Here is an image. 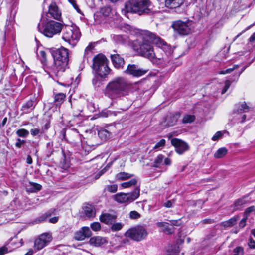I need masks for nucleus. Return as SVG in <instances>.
Masks as SVG:
<instances>
[{
	"instance_id": "1",
	"label": "nucleus",
	"mask_w": 255,
	"mask_h": 255,
	"mask_svg": "<svg viewBox=\"0 0 255 255\" xmlns=\"http://www.w3.org/2000/svg\"><path fill=\"white\" fill-rule=\"evenodd\" d=\"M141 40H134L133 48L141 56L150 60L154 58L167 61L171 55V47L156 34L148 30L141 33Z\"/></svg>"
},
{
	"instance_id": "2",
	"label": "nucleus",
	"mask_w": 255,
	"mask_h": 255,
	"mask_svg": "<svg viewBox=\"0 0 255 255\" xmlns=\"http://www.w3.org/2000/svg\"><path fill=\"white\" fill-rule=\"evenodd\" d=\"M130 87V85L125 78L118 77L108 84L106 90L108 96L114 99L128 95Z\"/></svg>"
},
{
	"instance_id": "3",
	"label": "nucleus",
	"mask_w": 255,
	"mask_h": 255,
	"mask_svg": "<svg viewBox=\"0 0 255 255\" xmlns=\"http://www.w3.org/2000/svg\"><path fill=\"white\" fill-rule=\"evenodd\" d=\"M54 63L51 68H47L55 75L60 76L68 67L69 53L67 49L61 47L53 50L52 52Z\"/></svg>"
},
{
	"instance_id": "4",
	"label": "nucleus",
	"mask_w": 255,
	"mask_h": 255,
	"mask_svg": "<svg viewBox=\"0 0 255 255\" xmlns=\"http://www.w3.org/2000/svg\"><path fill=\"white\" fill-rule=\"evenodd\" d=\"M149 0H129L125 4L124 10L128 13L141 15L151 12Z\"/></svg>"
},
{
	"instance_id": "5",
	"label": "nucleus",
	"mask_w": 255,
	"mask_h": 255,
	"mask_svg": "<svg viewBox=\"0 0 255 255\" xmlns=\"http://www.w3.org/2000/svg\"><path fill=\"white\" fill-rule=\"evenodd\" d=\"M92 68L95 73L101 77L105 78L110 73V69L108 66L106 57L102 54H98L93 59Z\"/></svg>"
},
{
	"instance_id": "6",
	"label": "nucleus",
	"mask_w": 255,
	"mask_h": 255,
	"mask_svg": "<svg viewBox=\"0 0 255 255\" xmlns=\"http://www.w3.org/2000/svg\"><path fill=\"white\" fill-rule=\"evenodd\" d=\"M63 25L58 22L50 20L41 25L39 24L38 29L40 32L43 34L45 36L51 38L54 35L61 32Z\"/></svg>"
},
{
	"instance_id": "7",
	"label": "nucleus",
	"mask_w": 255,
	"mask_h": 255,
	"mask_svg": "<svg viewBox=\"0 0 255 255\" xmlns=\"http://www.w3.org/2000/svg\"><path fill=\"white\" fill-rule=\"evenodd\" d=\"M81 33L78 28L71 26H66L63 29L62 39L73 45H75V41L79 40Z\"/></svg>"
},
{
	"instance_id": "8",
	"label": "nucleus",
	"mask_w": 255,
	"mask_h": 255,
	"mask_svg": "<svg viewBox=\"0 0 255 255\" xmlns=\"http://www.w3.org/2000/svg\"><path fill=\"white\" fill-rule=\"evenodd\" d=\"M140 195V187H136L134 190L129 193H119L114 195L115 200L120 203H129L137 199Z\"/></svg>"
},
{
	"instance_id": "9",
	"label": "nucleus",
	"mask_w": 255,
	"mask_h": 255,
	"mask_svg": "<svg viewBox=\"0 0 255 255\" xmlns=\"http://www.w3.org/2000/svg\"><path fill=\"white\" fill-rule=\"evenodd\" d=\"M148 235L146 228L142 226H137L128 229L125 234L127 238H129L136 241L144 239Z\"/></svg>"
},
{
	"instance_id": "10",
	"label": "nucleus",
	"mask_w": 255,
	"mask_h": 255,
	"mask_svg": "<svg viewBox=\"0 0 255 255\" xmlns=\"http://www.w3.org/2000/svg\"><path fill=\"white\" fill-rule=\"evenodd\" d=\"M249 107L245 102L238 104L237 109L233 113V117L235 122L237 123L244 122L246 118V115L244 113L249 111Z\"/></svg>"
},
{
	"instance_id": "11",
	"label": "nucleus",
	"mask_w": 255,
	"mask_h": 255,
	"mask_svg": "<svg viewBox=\"0 0 255 255\" xmlns=\"http://www.w3.org/2000/svg\"><path fill=\"white\" fill-rule=\"evenodd\" d=\"M52 240V236L48 233H44L40 235L35 240L34 248L35 250H41L46 246Z\"/></svg>"
},
{
	"instance_id": "12",
	"label": "nucleus",
	"mask_w": 255,
	"mask_h": 255,
	"mask_svg": "<svg viewBox=\"0 0 255 255\" xmlns=\"http://www.w3.org/2000/svg\"><path fill=\"white\" fill-rule=\"evenodd\" d=\"M171 144L174 146L176 152L180 155L183 154L189 149L187 143L178 138H173L171 140Z\"/></svg>"
},
{
	"instance_id": "13",
	"label": "nucleus",
	"mask_w": 255,
	"mask_h": 255,
	"mask_svg": "<svg viewBox=\"0 0 255 255\" xmlns=\"http://www.w3.org/2000/svg\"><path fill=\"white\" fill-rule=\"evenodd\" d=\"M172 27L180 35H188L190 32V28L188 24L180 20L173 22Z\"/></svg>"
},
{
	"instance_id": "14",
	"label": "nucleus",
	"mask_w": 255,
	"mask_h": 255,
	"mask_svg": "<svg viewBox=\"0 0 255 255\" xmlns=\"http://www.w3.org/2000/svg\"><path fill=\"white\" fill-rule=\"evenodd\" d=\"M147 72V70L140 68L135 64H129L125 71L126 74L134 77H140L145 74Z\"/></svg>"
},
{
	"instance_id": "15",
	"label": "nucleus",
	"mask_w": 255,
	"mask_h": 255,
	"mask_svg": "<svg viewBox=\"0 0 255 255\" xmlns=\"http://www.w3.org/2000/svg\"><path fill=\"white\" fill-rule=\"evenodd\" d=\"M47 16L59 20L61 18V11L54 2L52 3L48 7Z\"/></svg>"
},
{
	"instance_id": "16",
	"label": "nucleus",
	"mask_w": 255,
	"mask_h": 255,
	"mask_svg": "<svg viewBox=\"0 0 255 255\" xmlns=\"http://www.w3.org/2000/svg\"><path fill=\"white\" fill-rule=\"evenodd\" d=\"M92 233L88 227H83L81 230L77 231L75 234L74 238L78 241L84 240L91 236Z\"/></svg>"
},
{
	"instance_id": "17",
	"label": "nucleus",
	"mask_w": 255,
	"mask_h": 255,
	"mask_svg": "<svg viewBox=\"0 0 255 255\" xmlns=\"http://www.w3.org/2000/svg\"><path fill=\"white\" fill-rule=\"evenodd\" d=\"M117 218L115 214L110 213L102 214L100 217V220L102 222L106 224H112L115 222Z\"/></svg>"
},
{
	"instance_id": "18",
	"label": "nucleus",
	"mask_w": 255,
	"mask_h": 255,
	"mask_svg": "<svg viewBox=\"0 0 255 255\" xmlns=\"http://www.w3.org/2000/svg\"><path fill=\"white\" fill-rule=\"evenodd\" d=\"M111 58L114 66L119 68L124 64V59L118 54H111Z\"/></svg>"
},
{
	"instance_id": "19",
	"label": "nucleus",
	"mask_w": 255,
	"mask_h": 255,
	"mask_svg": "<svg viewBox=\"0 0 255 255\" xmlns=\"http://www.w3.org/2000/svg\"><path fill=\"white\" fill-rule=\"evenodd\" d=\"M89 243L91 245L99 247L107 243V240L105 238L96 236L91 238L90 239Z\"/></svg>"
},
{
	"instance_id": "20",
	"label": "nucleus",
	"mask_w": 255,
	"mask_h": 255,
	"mask_svg": "<svg viewBox=\"0 0 255 255\" xmlns=\"http://www.w3.org/2000/svg\"><path fill=\"white\" fill-rule=\"evenodd\" d=\"M156 225L158 227L161 228L164 232L168 234H171L174 232L173 227L170 226L168 223L164 222H158Z\"/></svg>"
},
{
	"instance_id": "21",
	"label": "nucleus",
	"mask_w": 255,
	"mask_h": 255,
	"mask_svg": "<svg viewBox=\"0 0 255 255\" xmlns=\"http://www.w3.org/2000/svg\"><path fill=\"white\" fill-rule=\"evenodd\" d=\"M35 105L34 100H30L23 105L21 110L23 113H29L34 109Z\"/></svg>"
},
{
	"instance_id": "22",
	"label": "nucleus",
	"mask_w": 255,
	"mask_h": 255,
	"mask_svg": "<svg viewBox=\"0 0 255 255\" xmlns=\"http://www.w3.org/2000/svg\"><path fill=\"white\" fill-rule=\"evenodd\" d=\"M165 5L171 8L179 7L183 3V0H165Z\"/></svg>"
},
{
	"instance_id": "23",
	"label": "nucleus",
	"mask_w": 255,
	"mask_h": 255,
	"mask_svg": "<svg viewBox=\"0 0 255 255\" xmlns=\"http://www.w3.org/2000/svg\"><path fill=\"white\" fill-rule=\"evenodd\" d=\"M83 210L86 216L89 218L94 217L96 214L95 208L91 205H85L83 207Z\"/></svg>"
},
{
	"instance_id": "24",
	"label": "nucleus",
	"mask_w": 255,
	"mask_h": 255,
	"mask_svg": "<svg viewBox=\"0 0 255 255\" xmlns=\"http://www.w3.org/2000/svg\"><path fill=\"white\" fill-rule=\"evenodd\" d=\"M42 186L39 184L30 182L27 187V191L31 193L36 192L41 189Z\"/></svg>"
},
{
	"instance_id": "25",
	"label": "nucleus",
	"mask_w": 255,
	"mask_h": 255,
	"mask_svg": "<svg viewBox=\"0 0 255 255\" xmlns=\"http://www.w3.org/2000/svg\"><path fill=\"white\" fill-rule=\"evenodd\" d=\"M238 216H235L233 218H231V219L227 221H225L222 222L221 225V226L225 228L231 227L236 224L237 221L238 220Z\"/></svg>"
},
{
	"instance_id": "26",
	"label": "nucleus",
	"mask_w": 255,
	"mask_h": 255,
	"mask_svg": "<svg viewBox=\"0 0 255 255\" xmlns=\"http://www.w3.org/2000/svg\"><path fill=\"white\" fill-rule=\"evenodd\" d=\"M66 95L63 93H59L54 96V103L56 106L60 105L65 100Z\"/></svg>"
},
{
	"instance_id": "27",
	"label": "nucleus",
	"mask_w": 255,
	"mask_h": 255,
	"mask_svg": "<svg viewBox=\"0 0 255 255\" xmlns=\"http://www.w3.org/2000/svg\"><path fill=\"white\" fill-rule=\"evenodd\" d=\"M67 140L71 143H76L80 140V134L76 130L73 131L69 134V138Z\"/></svg>"
},
{
	"instance_id": "28",
	"label": "nucleus",
	"mask_w": 255,
	"mask_h": 255,
	"mask_svg": "<svg viewBox=\"0 0 255 255\" xmlns=\"http://www.w3.org/2000/svg\"><path fill=\"white\" fill-rule=\"evenodd\" d=\"M245 203L246 201L244 199H238L235 201L234 204L231 206V207L233 208L234 211H236L241 209L243 207V205L245 204Z\"/></svg>"
},
{
	"instance_id": "29",
	"label": "nucleus",
	"mask_w": 255,
	"mask_h": 255,
	"mask_svg": "<svg viewBox=\"0 0 255 255\" xmlns=\"http://www.w3.org/2000/svg\"><path fill=\"white\" fill-rule=\"evenodd\" d=\"M133 176V174L128 173L122 172L118 173L116 176V179L119 180H124L128 179Z\"/></svg>"
},
{
	"instance_id": "30",
	"label": "nucleus",
	"mask_w": 255,
	"mask_h": 255,
	"mask_svg": "<svg viewBox=\"0 0 255 255\" xmlns=\"http://www.w3.org/2000/svg\"><path fill=\"white\" fill-rule=\"evenodd\" d=\"M228 152L227 149L225 148H219L214 154L216 158H221L225 156Z\"/></svg>"
},
{
	"instance_id": "31",
	"label": "nucleus",
	"mask_w": 255,
	"mask_h": 255,
	"mask_svg": "<svg viewBox=\"0 0 255 255\" xmlns=\"http://www.w3.org/2000/svg\"><path fill=\"white\" fill-rule=\"evenodd\" d=\"M137 181L136 179H132L128 182L122 183L121 186L124 188H129L137 184Z\"/></svg>"
},
{
	"instance_id": "32",
	"label": "nucleus",
	"mask_w": 255,
	"mask_h": 255,
	"mask_svg": "<svg viewBox=\"0 0 255 255\" xmlns=\"http://www.w3.org/2000/svg\"><path fill=\"white\" fill-rule=\"evenodd\" d=\"M98 135L101 139L106 140L110 137L111 133L106 129H102L99 131Z\"/></svg>"
},
{
	"instance_id": "33",
	"label": "nucleus",
	"mask_w": 255,
	"mask_h": 255,
	"mask_svg": "<svg viewBox=\"0 0 255 255\" xmlns=\"http://www.w3.org/2000/svg\"><path fill=\"white\" fill-rule=\"evenodd\" d=\"M164 159V155L162 154L158 155L154 159V161L153 162V166L155 167H158L162 163Z\"/></svg>"
},
{
	"instance_id": "34",
	"label": "nucleus",
	"mask_w": 255,
	"mask_h": 255,
	"mask_svg": "<svg viewBox=\"0 0 255 255\" xmlns=\"http://www.w3.org/2000/svg\"><path fill=\"white\" fill-rule=\"evenodd\" d=\"M112 9L110 6H106L101 8L100 12L104 16L108 17L110 16L111 13Z\"/></svg>"
},
{
	"instance_id": "35",
	"label": "nucleus",
	"mask_w": 255,
	"mask_h": 255,
	"mask_svg": "<svg viewBox=\"0 0 255 255\" xmlns=\"http://www.w3.org/2000/svg\"><path fill=\"white\" fill-rule=\"evenodd\" d=\"M38 56L40 58V60L44 65L46 66V54L44 51L40 50L37 53Z\"/></svg>"
},
{
	"instance_id": "36",
	"label": "nucleus",
	"mask_w": 255,
	"mask_h": 255,
	"mask_svg": "<svg viewBox=\"0 0 255 255\" xmlns=\"http://www.w3.org/2000/svg\"><path fill=\"white\" fill-rule=\"evenodd\" d=\"M29 134V131L23 128L19 129L17 130L16 134L21 137H26Z\"/></svg>"
},
{
	"instance_id": "37",
	"label": "nucleus",
	"mask_w": 255,
	"mask_h": 255,
	"mask_svg": "<svg viewBox=\"0 0 255 255\" xmlns=\"http://www.w3.org/2000/svg\"><path fill=\"white\" fill-rule=\"evenodd\" d=\"M104 190L111 193H115L118 190V185L117 184L107 185Z\"/></svg>"
},
{
	"instance_id": "38",
	"label": "nucleus",
	"mask_w": 255,
	"mask_h": 255,
	"mask_svg": "<svg viewBox=\"0 0 255 255\" xmlns=\"http://www.w3.org/2000/svg\"><path fill=\"white\" fill-rule=\"evenodd\" d=\"M195 120L194 116L191 115H185L182 119V122L184 123H190L193 122Z\"/></svg>"
},
{
	"instance_id": "39",
	"label": "nucleus",
	"mask_w": 255,
	"mask_h": 255,
	"mask_svg": "<svg viewBox=\"0 0 255 255\" xmlns=\"http://www.w3.org/2000/svg\"><path fill=\"white\" fill-rule=\"evenodd\" d=\"M166 126L168 127L173 126L177 122V119L174 117H170L166 119Z\"/></svg>"
},
{
	"instance_id": "40",
	"label": "nucleus",
	"mask_w": 255,
	"mask_h": 255,
	"mask_svg": "<svg viewBox=\"0 0 255 255\" xmlns=\"http://www.w3.org/2000/svg\"><path fill=\"white\" fill-rule=\"evenodd\" d=\"M244 254V249L242 247H237L233 251L232 255H243Z\"/></svg>"
},
{
	"instance_id": "41",
	"label": "nucleus",
	"mask_w": 255,
	"mask_h": 255,
	"mask_svg": "<svg viewBox=\"0 0 255 255\" xmlns=\"http://www.w3.org/2000/svg\"><path fill=\"white\" fill-rule=\"evenodd\" d=\"M43 121L45 123L42 127V129L43 131H45L48 129L50 127V120L49 118H48L47 119H44Z\"/></svg>"
},
{
	"instance_id": "42",
	"label": "nucleus",
	"mask_w": 255,
	"mask_h": 255,
	"mask_svg": "<svg viewBox=\"0 0 255 255\" xmlns=\"http://www.w3.org/2000/svg\"><path fill=\"white\" fill-rule=\"evenodd\" d=\"M166 141L165 139H162L157 142L153 147L154 149L159 150L164 147L165 145Z\"/></svg>"
},
{
	"instance_id": "43",
	"label": "nucleus",
	"mask_w": 255,
	"mask_h": 255,
	"mask_svg": "<svg viewBox=\"0 0 255 255\" xmlns=\"http://www.w3.org/2000/svg\"><path fill=\"white\" fill-rule=\"evenodd\" d=\"M51 216V213L49 212H47L45 214L42 215L40 217H39L36 220V222L37 223H40L43 222L46 220V219L49 216Z\"/></svg>"
},
{
	"instance_id": "44",
	"label": "nucleus",
	"mask_w": 255,
	"mask_h": 255,
	"mask_svg": "<svg viewBox=\"0 0 255 255\" xmlns=\"http://www.w3.org/2000/svg\"><path fill=\"white\" fill-rule=\"evenodd\" d=\"M51 216V213L49 212H47L45 214L42 215L40 217H39L36 220V222L37 223H40L43 222L46 220V219L49 216Z\"/></svg>"
},
{
	"instance_id": "45",
	"label": "nucleus",
	"mask_w": 255,
	"mask_h": 255,
	"mask_svg": "<svg viewBox=\"0 0 255 255\" xmlns=\"http://www.w3.org/2000/svg\"><path fill=\"white\" fill-rule=\"evenodd\" d=\"M96 43L95 42H91L87 46L85 50V54L88 55L90 52L94 49Z\"/></svg>"
},
{
	"instance_id": "46",
	"label": "nucleus",
	"mask_w": 255,
	"mask_h": 255,
	"mask_svg": "<svg viewBox=\"0 0 255 255\" xmlns=\"http://www.w3.org/2000/svg\"><path fill=\"white\" fill-rule=\"evenodd\" d=\"M90 227L91 229L94 231H99L101 229V225L100 223L98 222L91 223Z\"/></svg>"
},
{
	"instance_id": "47",
	"label": "nucleus",
	"mask_w": 255,
	"mask_h": 255,
	"mask_svg": "<svg viewBox=\"0 0 255 255\" xmlns=\"http://www.w3.org/2000/svg\"><path fill=\"white\" fill-rule=\"evenodd\" d=\"M123 227V225L120 223H113L111 227L112 231H117L121 230Z\"/></svg>"
},
{
	"instance_id": "48",
	"label": "nucleus",
	"mask_w": 255,
	"mask_h": 255,
	"mask_svg": "<svg viewBox=\"0 0 255 255\" xmlns=\"http://www.w3.org/2000/svg\"><path fill=\"white\" fill-rule=\"evenodd\" d=\"M255 210V207L254 206H251L247 208L244 212V216L248 218L250 213L254 211Z\"/></svg>"
},
{
	"instance_id": "49",
	"label": "nucleus",
	"mask_w": 255,
	"mask_h": 255,
	"mask_svg": "<svg viewBox=\"0 0 255 255\" xmlns=\"http://www.w3.org/2000/svg\"><path fill=\"white\" fill-rule=\"evenodd\" d=\"M238 67V65H235L233 66V67L232 68L227 69L226 70L221 71L219 73L220 74H226L230 73L232 72L234 70L237 69Z\"/></svg>"
},
{
	"instance_id": "50",
	"label": "nucleus",
	"mask_w": 255,
	"mask_h": 255,
	"mask_svg": "<svg viewBox=\"0 0 255 255\" xmlns=\"http://www.w3.org/2000/svg\"><path fill=\"white\" fill-rule=\"evenodd\" d=\"M129 217L132 219H137L140 217V214L136 211H132L129 213Z\"/></svg>"
},
{
	"instance_id": "51",
	"label": "nucleus",
	"mask_w": 255,
	"mask_h": 255,
	"mask_svg": "<svg viewBox=\"0 0 255 255\" xmlns=\"http://www.w3.org/2000/svg\"><path fill=\"white\" fill-rule=\"evenodd\" d=\"M68 0L69 2V3H70L72 5V6L75 8V9L77 11V12H78L79 13H81V11L80 8H79L78 5L77 4L75 0Z\"/></svg>"
},
{
	"instance_id": "52",
	"label": "nucleus",
	"mask_w": 255,
	"mask_h": 255,
	"mask_svg": "<svg viewBox=\"0 0 255 255\" xmlns=\"http://www.w3.org/2000/svg\"><path fill=\"white\" fill-rule=\"evenodd\" d=\"M223 135V132L222 131H218L212 137V139L213 141H217Z\"/></svg>"
},
{
	"instance_id": "53",
	"label": "nucleus",
	"mask_w": 255,
	"mask_h": 255,
	"mask_svg": "<svg viewBox=\"0 0 255 255\" xmlns=\"http://www.w3.org/2000/svg\"><path fill=\"white\" fill-rule=\"evenodd\" d=\"M230 85H231L230 81L228 80H226L225 83V86H224V88L222 89V92H221L222 94H224L227 91L228 88L230 87Z\"/></svg>"
},
{
	"instance_id": "54",
	"label": "nucleus",
	"mask_w": 255,
	"mask_h": 255,
	"mask_svg": "<svg viewBox=\"0 0 255 255\" xmlns=\"http://www.w3.org/2000/svg\"><path fill=\"white\" fill-rule=\"evenodd\" d=\"M247 218L244 217L239 222V227L240 228H243L246 225V221L247 220Z\"/></svg>"
},
{
	"instance_id": "55",
	"label": "nucleus",
	"mask_w": 255,
	"mask_h": 255,
	"mask_svg": "<svg viewBox=\"0 0 255 255\" xmlns=\"http://www.w3.org/2000/svg\"><path fill=\"white\" fill-rule=\"evenodd\" d=\"M93 84L96 87H100L101 85V82L97 78H94L92 80Z\"/></svg>"
},
{
	"instance_id": "56",
	"label": "nucleus",
	"mask_w": 255,
	"mask_h": 255,
	"mask_svg": "<svg viewBox=\"0 0 255 255\" xmlns=\"http://www.w3.org/2000/svg\"><path fill=\"white\" fill-rule=\"evenodd\" d=\"M24 143H25V140H21L20 139L18 138L17 139V142L15 143V146L17 148H21L22 144H24Z\"/></svg>"
},
{
	"instance_id": "57",
	"label": "nucleus",
	"mask_w": 255,
	"mask_h": 255,
	"mask_svg": "<svg viewBox=\"0 0 255 255\" xmlns=\"http://www.w3.org/2000/svg\"><path fill=\"white\" fill-rule=\"evenodd\" d=\"M30 132L32 136H35L39 133L40 130L38 128H32L30 130Z\"/></svg>"
},
{
	"instance_id": "58",
	"label": "nucleus",
	"mask_w": 255,
	"mask_h": 255,
	"mask_svg": "<svg viewBox=\"0 0 255 255\" xmlns=\"http://www.w3.org/2000/svg\"><path fill=\"white\" fill-rule=\"evenodd\" d=\"M170 222H171V227H173V226H178L181 225V222L180 220H171Z\"/></svg>"
},
{
	"instance_id": "59",
	"label": "nucleus",
	"mask_w": 255,
	"mask_h": 255,
	"mask_svg": "<svg viewBox=\"0 0 255 255\" xmlns=\"http://www.w3.org/2000/svg\"><path fill=\"white\" fill-rule=\"evenodd\" d=\"M8 252V249L5 247H2L0 248V255H3Z\"/></svg>"
},
{
	"instance_id": "60",
	"label": "nucleus",
	"mask_w": 255,
	"mask_h": 255,
	"mask_svg": "<svg viewBox=\"0 0 255 255\" xmlns=\"http://www.w3.org/2000/svg\"><path fill=\"white\" fill-rule=\"evenodd\" d=\"M164 164L166 165H170L171 164V160L168 158H165L163 160Z\"/></svg>"
},
{
	"instance_id": "61",
	"label": "nucleus",
	"mask_w": 255,
	"mask_h": 255,
	"mask_svg": "<svg viewBox=\"0 0 255 255\" xmlns=\"http://www.w3.org/2000/svg\"><path fill=\"white\" fill-rule=\"evenodd\" d=\"M249 246L253 249L255 248V241L253 239H251L249 243Z\"/></svg>"
},
{
	"instance_id": "62",
	"label": "nucleus",
	"mask_w": 255,
	"mask_h": 255,
	"mask_svg": "<svg viewBox=\"0 0 255 255\" xmlns=\"http://www.w3.org/2000/svg\"><path fill=\"white\" fill-rule=\"evenodd\" d=\"M58 220V217H54L53 218H51L49 219V222L51 223H56Z\"/></svg>"
},
{
	"instance_id": "63",
	"label": "nucleus",
	"mask_w": 255,
	"mask_h": 255,
	"mask_svg": "<svg viewBox=\"0 0 255 255\" xmlns=\"http://www.w3.org/2000/svg\"><path fill=\"white\" fill-rule=\"evenodd\" d=\"M164 205L165 207L167 208L171 207L172 206V202L171 201L168 200L164 203Z\"/></svg>"
},
{
	"instance_id": "64",
	"label": "nucleus",
	"mask_w": 255,
	"mask_h": 255,
	"mask_svg": "<svg viewBox=\"0 0 255 255\" xmlns=\"http://www.w3.org/2000/svg\"><path fill=\"white\" fill-rule=\"evenodd\" d=\"M255 41V32L251 35L249 38V41L253 42Z\"/></svg>"
}]
</instances>
